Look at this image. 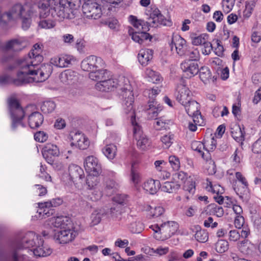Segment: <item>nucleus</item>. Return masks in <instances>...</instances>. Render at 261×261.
<instances>
[{
    "label": "nucleus",
    "mask_w": 261,
    "mask_h": 261,
    "mask_svg": "<svg viewBox=\"0 0 261 261\" xmlns=\"http://www.w3.org/2000/svg\"><path fill=\"white\" fill-rule=\"evenodd\" d=\"M69 138L71 141L70 146H75L80 149H86L90 145L88 138L79 131L71 132Z\"/></svg>",
    "instance_id": "obj_11"
},
{
    "label": "nucleus",
    "mask_w": 261,
    "mask_h": 261,
    "mask_svg": "<svg viewBox=\"0 0 261 261\" xmlns=\"http://www.w3.org/2000/svg\"><path fill=\"white\" fill-rule=\"evenodd\" d=\"M208 39L205 43H204L201 46L202 48L201 49L202 54L204 55H210L212 50L213 49V47L212 43L209 41Z\"/></svg>",
    "instance_id": "obj_59"
},
{
    "label": "nucleus",
    "mask_w": 261,
    "mask_h": 261,
    "mask_svg": "<svg viewBox=\"0 0 261 261\" xmlns=\"http://www.w3.org/2000/svg\"><path fill=\"white\" fill-rule=\"evenodd\" d=\"M61 81L65 84H70L76 80V72L70 70H66L60 74Z\"/></svg>",
    "instance_id": "obj_33"
},
{
    "label": "nucleus",
    "mask_w": 261,
    "mask_h": 261,
    "mask_svg": "<svg viewBox=\"0 0 261 261\" xmlns=\"http://www.w3.org/2000/svg\"><path fill=\"white\" fill-rule=\"evenodd\" d=\"M118 197L115 198V200L118 202L117 204L115 205L113 207L111 208L106 210V217L108 218H112L113 219H117L119 218V216L121 213V206L125 202L124 200H117Z\"/></svg>",
    "instance_id": "obj_26"
},
{
    "label": "nucleus",
    "mask_w": 261,
    "mask_h": 261,
    "mask_svg": "<svg viewBox=\"0 0 261 261\" xmlns=\"http://www.w3.org/2000/svg\"><path fill=\"white\" fill-rule=\"evenodd\" d=\"M68 173L71 180L73 182L82 180L84 177L83 170L78 165L71 164L68 167Z\"/></svg>",
    "instance_id": "obj_24"
},
{
    "label": "nucleus",
    "mask_w": 261,
    "mask_h": 261,
    "mask_svg": "<svg viewBox=\"0 0 261 261\" xmlns=\"http://www.w3.org/2000/svg\"><path fill=\"white\" fill-rule=\"evenodd\" d=\"M38 7L40 9L41 17H45L49 15L51 8L47 0L40 1L38 3Z\"/></svg>",
    "instance_id": "obj_40"
},
{
    "label": "nucleus",
    "mask_w": 261,
    "mask_h": 261,
    "mask_svg": "<svg viewBox=\"0 0 261 261\" xmlns=\"http://www.w3.org/2000/svg\"><path fill=\"white\" fill-rule=\"evenodd\" d=\"M51 8V10L54 11L56 13L57 16L60 18H61V16L60 15L59 12L63 11L64 7L66 5L65 0H47Z\"/></svg>",
    "instance_id": "obj_34"
},
{
    "label": "nucleus",
    "mask_w": 261,
    "mask_h": 261,
    "mask_svg": "<svg viewBox=\"0 0 261 261\" xmlns=\"http://www.w3.org/2000/svg\"><path fill=\"white\" fill-rule=\"evenodd\" d=\"M21 42L17 39H14L8 41L5 45V49L7 50H12L14 51H18L22 49Z\"/></svg>",
    "instance_id": "obj_42"
},
{
    "label": "nucleus",
    "mask_w": 261,
    "mask_h": 261,
    "mask_svg": "<svg viewBox=\"0 0 261 261\" xmlns=\"http://www.w3.org/2000/svg\"><path fill=\"white\" fill-rule=\"evenodd\" d=\"M136 166V163L135 162L132 163L130 174V180L135 186L139 184L141 180L140 174L137 170Z\"/></svg>",
    "instance_id": "obj_41"
},
{
    "label": "nucleus",
    "mask_w": 261,
    "mask_h": 261,
    "mask_svg": "<svg viewBox=\"0 0 261 261\" xmlns=\"http://www.w3.org/2000/svg\"><path fill=\"white\" fill-rule=\"evenodd\" d=\"M254 7V3L253 1L246 2L245 9L243 11V15L245 17L248 18L250 16Z\"/></svg>",
    "instance_id": "obj_57"
},
{
    "label": "nucleus",
    "mask_w": 261,
    "mask_h": 261,
    "mask_svg": "<svg viewBox=\"0 0 261 261\" xmlns=\"http://www.w3.org/2000/svg\"><path fill=\"white\" fill-rule=\"evenodd\" d=\"M183 106L189 116L193 118V121L195 122H200L199 119H202V116L199 103L196 101L191 99L188 101V103Z\"/></svg>",
    "instance_id": "obj_19"
},
{
    "label": "nucleus",
    "mask_w": 261,
    "mask_h": 261,
    "mask_svg": "<svg viewBox=\"0 0 261 261\" xmlns=\"http://www.w3.org/2000/svg\"><path fill=\"white\" fill-rule=\"evenodd\" d=\"M41 53V46L36 43L27 57L18 60L22 70L20 73H29L33 76L35 82L45 81L53 71V67L50 64H40L43 60Z\"/></svg>",
    "instance_id": "obj_1"
},
{
    "label": "nucleus",
    "mask_w": 261,
    "mask_h": 261,
    "mask_svg": "<svg viewBox=\"0 0 261 261\" xmlns=\"http://www.w3.org/2000/svg\"><path fill=\"white\" fill-rule=\"evenodd\" d=\"M161 190L165 192H175L180 188V185L175 182L166 181L160 186Z\"/></svg>",
    "instance_id": "obj_38"
},
{
    "label": "nucleus",
    "mask_w": 261,
    "mask_h": 261,
    "mask_svg": "<svg viewBox=\"0 0 261 261\" xmlns=\"http://www.w3.org/2000/svg\"><path fill=\"white\" fill-rule=\"evenodd\" d=\"M206 189L208 191H211L213 193H216L217 195L222 194L223 192V189L220 185H213L212 182L207 180V186Z\"/></svg>",
    "instance_id": "obj_52"
},
{
    "label": "nucleus",
    "mask_w": 261,
    "mask_h": 261,
    "mask_svg": "<svg viewBox=\"0 0 261 261\" xmlns=\"http://www.w3.org/2000/svg\"><path fill=\"white\" fill-rule=\"evenodd\" d=\"M70 223V220L66 217H57L54 218L52 223L56 229H51L49 232L43 231L42 234L44 237L53 236L55 241L58 243L66 244L75 237L76 233L68 227Z\"/></svg>",
    "instance_id": "obj_2"
},
{
    "label": "nucleus",
    "mask_w": 261,
    "mask_h": 261,
    "mask_svg": "<svg viewBox=\"0 0 261 261\" xmlns=\"http://www.w3.org/2000/svg\"><path fill=\"white\" fill-rule=\"evenodd\" d=\"M121 81H123L122 83L124 84L123 86L121 87V96L123 98L122 107L124 112L127 114H130L131 117L133 118L134 116V110L133 106L134 98L133 88L127 79L122 77L121 78Z\"/></svg>",
    "instance_id": "obj_7"
},
{
    "label": "nucleus",
    "mask_w": 261,
    "mask_h": 261,
    "mask_svg": "<svg viewBox=\"0 0 261 261\" xmlns=\"http://www.w3.org/2000/svg\"><path fill=\"white\" fill-rule=\"evenodd\" d=\"M150 228L156 233L154 236L156 239L164 240L175 234L178 228V224L175 221H168L161 224L152 225Z\"/></svg>",
    "instance_id": "obj_6"
},
{
    "label": "nucleus",
    "mask_w": 261,
    "mask_h": 261,
    "mask_svg": "<svg viewBox=\"0 0 261 261\" xmlns=\"http://www.w3.org/2000/svg\"><path fill=\"white\" fill-rule=\"evenodd\" d=\"M205 153L202 154V158L206 161L211 160V152H213L216 148L217 142L214 137L210 140H204Z\"/></svg>",
    "instance_id": "obj_25"
},
{
    "label": "nucleus",
    "mask_w": 261,
    "mask_h": 261,
    "mask_svg": "<svg viewBox=\"0 0 261 261\" xmlns=\"http://www.w3.org/2000/svg\"><path fill=\"white\" fill-rule=\"evenodd\" d=\"M156 119V121L154 123V127L156 129L160 130L162 128H166V125L168 124L167 120H165L163 117Z\"/></svg>",
    "instance_id": "obj_58"
},
{
    "label": "nucleus",
    "mask_w": 261,
    "mask_h": 261,
    "mask_svg": "<svg viewBox=\"0 0 261 261\" xmlns=\"http://www.w3.org/2000/svg\"><path fill=\"white\" fill-rule=\"evenodd\" d=\"M71 58L68 56H61L51 59L50 63L58 67L64 68L68 67L71 64Z\"/></svg>",
    "instance_id": "obj_28"
},
{
    "label": "nucleus",
    "mask_w": 261,
    "mask_h": 261,
    "mask_svg": "<svg viewBox=\"0 0 261 261\" xmlns=\"http://www.w3.org/2000/svg\"><path fill=\"white\" fill-rule=\"evenodd\" d=\"M128 228L133 233H139L142 231L143 227L141 223L134 222L129 224Z\"/></svg>",
    "instance_id": "obj_55"
},
{
    "label": "nucleus",
    "mask_w": 261,
    "mask_h": 261,
    "mask_svg": "<svg viewBox=\"0 0 261 261\" xmlns=\"http://www.w3.org/2000/svg\"><path fill=\"white\" fill-rule=\"evenodd\" d=\"M101 196L100 193L94 196L93 193L90 195L86 192L82 193L79 198V205L84 210H88L91 208L92 205L90 201H94L98 200Z\"/></svg>",
    "instance_id": "obj_21"
},
{
    "label": "nucleus",
    "mask_w": 261,
    "mask_h": 261,
    "mask_svg": "<svg viewBox=\"0 0 261 261\" xmlns=\"http://www.w3.org/2000/svg\"><path fill=\"white\" fill-rule=\"evenodd\" d=\"M175 96L176 100L182 106L191 99L190 91L186 87L185 80L182 79L180 80L179 83L176 86Z\"/></svg>",
    "instance_id": "obj_14"
},
{
    "label": "nucleus",
    "mask_w": 261,
    "mask_h": 261,
    "mask_svg": "<svg viewBox=\"0 0 261 261\" xmlns=\"http://www.w3.org/2000/svg\"><path fill=\"white\" fill-rule=\"evenodd\" d=\"M191 148L193 150L197 151L202 158V154L205 152L204 142H200L198 141H194L191 143Z\"/></svg>",
    "instance_id": "obj_50"
},
{
    "label": "nucleus",
    "mask_w": 261,
    "mask_h": 261,
    "mask_svg": "<svg viewBox=\"0 0 261 261\" xmlns=\"http://www.w3.org/2000/svg\"><path fill=\"white\" fill-rule=\"evenodd\" d=\"M29 248H32L31 251L37 257L46 256L50 255L52 252L50 248L44 243L41 237L36 234L33 231L27 232L17 243V249Z\"/></svg>",
    "instance_id": "obj_3"
},
{
    "label": "nucleus",
    "mask_w": 261,
    "mask_h": 261,
    "mask_svg": "<svg viewBox=\"0 0 261 261\" xmlns=\"http://www.w3.org/2000/svg\"><path fill=\"white\" fill-rule=\"evenodd\" d=\"M234 3L235 0H223L222 6L224 11L226 13L230 12L232 10Z\"/></svg>",
    "instance_id": "obj_64"
},
{
    "label": "nucleus",
    "mask_w": 261,
    "mask_h": 261,
    "mask_svg": "<svg viewBox=\"0 0 261 261\" xmlns=\"http://www.w3.org/2000/svg\"><path fill=\"white\" fill-rule=\"evenodd\" d=\"M145 74L149 79V81L153 83L158 84L163 81V78L161 76L160 73L153 71L151 69H146L145 71Z\"/></svg>",
    "instance_id": "obj_43"
},
{
    "label": "nucleus",
    "mask_w": 261,
    "mask_h": 261,
    "mask_svg": "<svg viewBox=\"0 0 261 261\" xmlns=\"http://www.w3.org/2000/svg\"><path fill=\"white\" fill-rule=\"evenodd\" d=\"M120 82V81L117 79H105L97 82L95 85V88L100 91L109 92L114 91L119 86H121Z\"/></svg>",
    "instance_id": "obj_16"
},
{
    "label": "nucleus",
    "mask_w": 261,
    "mask_h": 261,
    "mask_svg": "<svg viewBox=\"0 0 261 261\" xmlns=\"http://www.w3.org/2000/svg\"><path fill=\"white\" fill-rule=\"evenodd\" d=\"M84 167L88 174L99 175L102 171L98 160L93 155L86 157L84 160Z\"/></svg>",
    "instance_id": "obj_15"
},
{
    "label": "nucleus",
    "mask_w": 261,
    "mask_h": 261,
    "mask_svg": "<svg viewBox=\"0 0 261 261\" xmlns=\"http://www.w3.org/2000/svg\"><path fill=\"white\" fill-rule=\"evenodd\" d=\"M44 202L39 203V208L37 213L38 214L39 217L46 218L48 217L53 215L54 210L51 206L48 205H44Z\"/></svg>",
    "instance_id": "obj_35"
},
{
    "label": "nucleus",
    "mask_w": 261,
    "mask_h": 261,
    "mask_svg": "<svg viewBox=\"0 0 261 261\" xmlns=\"http://www.w3.org/2000/svg\"><path fill=\"white\" fill-rule=\"evenodd\" d=\"M180 68L183 72L190 77L198 73L199 66L197 62L191 60H186L180 64Z\"/></svg>",
    "instance_id": "obj_22"
},
{
    "label": "nucleus",
    "mask_w": 261,
    "mask_h": 261,
    "mask_svg": "<svg viewBox=\"0 0 261 261\" xmlns=\"http://www.w3.org/2000/svg\"><path fill=\"white\" fill-rule=\"evenodd\" d=\"M117 150V147L115 144H110L102 149V152L108 159L113 160L116 155Z\"/></svg>",
    "instance_id": "obj_39"
},
{
    "label": "nucleus",
    "mask_w": 261,
    "mask_h": 261,
    "mask_svg": "<svg viewBox=\"0 0 261 261\" xmlns=\"http://www.w3.org/2000/svg\"><path fill=\"white\" fill-rule=\"evenodd\" d=\"M228 242L224 240L219 241L216 244V250L218 253H222L228 249Z\"/></svg>",
    "instance_id": "obj_53"
},
{
    "label": "nucleus",
    "mask_w": 261,
    "mask_h": 261,
    "mask_svg": "<svg viewBox=\"0 0 261 261\" xmlns=\"http://www.w3.org/2000/svg\"><path fill=\"white\" fill-rule=\"evenodd\" d=\"M66 5L63 11L59 13L61 18L72 19L74 17L77 9L81 4V0H65Z\"/></svg>",
    "instance_id": "obj_13"
},
{
    "label": "nucleus",
    "mask_w": 261,
    "mask_h": 261,
    "mask_svg": "<svg viewBox=\"0 0 261 261\" xmlns=\"http://www.w3.org/2000/svg\"><path fill=\"white\" fill-rule=\"evenodd\" d=\"M199 77L204 83H206L211 78L212 73L210 68L206 66H202L199 68Z\"/></svg>",
    "instance_id": "obj_45"
},
{
    "label": "nucleus",
    "mask_w": 261,
    "mask_h": 261,
    "mask_svg": "<svg viewBox=\"0 0 261 261\" xmlns=\"http://www.w3.org/2000/svg\"><path fill=\"white\" fill-rule=\"evenodd\" d=\"M163 107L158 104L156 101L148 102L145 112L148 119H156L159 114L162 111Z\"/></svg>",
    "instance_id": "obj_23"
},
{
    "label": "nucleus",
    "mask_w": 261,
    "mask_h": 261,
    "mask_svg": "<svg viewBox=\"0 0 261 261\" xmlns=\"http://www.w3.org/2000/svg\"><path fill=\"white\" fill-rule=\"evenodd\" d=\"M132 122L134 126V136L137 141L138 147L142 150L148 149L151 145V141L143 133L139 125L135 123L133 120Z\"/></svg>",
    "instance_id": "obj_10"
},
{
    "label": "nucleus",
    "mask_w": 261,
    "mask_h": 261,
    "mask_svg": "<svg viewBox=\"0 0 261 261\" xmlns=\"http://www.w3.org/2000/svg\"><path fill=\"white\" fill-rule=\"evenodd\" d=\"M39 25L41 28L49 29L55 26V22L51 19H43L39 22Z\"/></svg>",
    "instance_id": "obj_61"
},
{
    "label": "nucleus",
    "mask_w": 261,
    "mask_h": 261,
    "mask_svg": "<svg viewBox=\"0 0 261 261\" xmlns=\"http://www.w3.org/2000/svg\"><path fill=\"white\" fill-rule=\"evenodd\" d=\"M108 73L109 72L106 69L97 68L90 72L89 77L92 80L99 82L105 79L109 78Z\"/></svg>",
    "instance_id": "obj_31"
},
{
    "label": "nucleus",
    "mask_w": 261,
    "mask_h": 261,
    "mask_svg": "<svg viewBox=\"0 0 261 261\" xmlns=\"http://www.w3.org/2000/svg\"><path fill=\"white\" fill-rule=\"evenodd\" d=\"M153 50L149 49H142L138 54V60L143 66H146L152 58Z\"/></svg>",
    "instance_id": "obj_32"
},
{
    "label": "nucleus",
    "mask_w": 261,
    "mask_h": 261,
    "mask_svg": "<svg viewBox=\"0 0 261 261\" xmlns=\"http://www.w3.org/2000/svg\"><path fill=\"white\" fill-rule=\"evenodd\" d=\"M169 45L171 50L173 51L174 48L177 54L180 56H183L186 54L188 48L186 41L179 35H173Z\"/></svg>",
    "instance_id": "obj_18"
},
{
    "label": "nucleus",
    "mask_w": 261,
    "mask_h": 261,
    "mask_svg": "<svg viewBox=\"0 0 261 261\" xmlns=\"http://www.w3.org/2000/svg\"><path fill=\"white\" fill-rule=\"evenodd\" d=\"M184 190L185 192H188L191 194H194L195 192V182L193 181H188L185 184Z\"/></svg>",
    "instance_id": "obj_62"
},
{
    "label": "nucleus",
    "mask_w": 261,
    "mask_h": 261,
    "mask_svg": "<svg viewBox=\"0 0 261 261\" xmlns=\"http://www.w3.org/2000/svg\"><path fill=\"white\" fill-rule=\"evenodd\" d=\"M190 37L192 44L196 46L202 45L209 39L208 35L205 33L199 35L195 33H192Z\"/></svg>",
    "instance_id": "obj_36"
},
{
    "label": "nucleus",
    "mask_w": 261,
    "mask_h": 261,
    "mask_svg": "<svg viewBox=\"0 0 261 261\" xmlns=\"http://www.w3.org/2000/svg\"><path fill=\"white\" fill-rule=\"evenodd\" d=\"M208 209L211 214L218 217H222L224 215V210L222 207L215 203L210 204Z\"/></svg>",
    "instance_id": "obj_49"
},
{
    "label": "nucleus",
    "mask_w": 261,
    "mask_h": 261,
    "mask_svg": "<svg viewBox=\"0 0 261 261\" xmlns=\"http://www.w3.org/2000/svg\"><path fill=\"white\" fill-rule=\"evenodd\" d=\"M34 139L36 141L43 143L48 139V135L43 131H39L34 135Z\"/></svg>",
    "instance_id": "obj_63"
},
{
    "label": "nucleus",
    "mask_w": 261,
    "mask_h": 261,
    "mask_svg": "<svg viewBox=\"0 0 261 261\" xmlns=\"http://www.w3.org/2000/svg\"><path fill=\"white\" fill-rule=\"evenodd\" d=\"M106 210L105 208H101L95 210L91 215L92 226L96 225L99 224L102 218L106 217Z\"/></svg>",
    "instance_id": "obj_37"
},
{
    "label": "nucleus",
    "mask_w": 261,
    "mask_h": 261,
    "mask_svg": "<svg viewBox=\"0 0 261 261\" xmlns=\"http://www.w3.org/2000/svg\"><path fill=\"white\" fill-rule=\"evenodd\" d=\"M160 182L158 180L150 179L144 182L143 188L150 194H155L160 188Z\"/></svg>",
    "instance_id": "obj_29"
},
{
    "label": "nucleus",
    "mask_w": 261,
    "mask_h": 261,
    "mask_svg": "<svg viewBox=\"0 0 261 261\" xmlns=\"http://www.w3.org/2000/svg\"><path fill=\"white\" fill-rule=\"evenodd\" d=\"M146 211L149 212V215L152 218L161 216L165 212V209L161 206H156L152 207L150 205H147Z\"/></svg>",
    "instance_id": "obj_44"
},
{
    "label": "nucleus",
    "mask_w": 261,
    "mask_h": 261,
    "mask_svg": "<svg viewBox=\"0 0 261 261\" xmlns=\"http://www.w3.org/2000/svg\"><path fill=\"white\" fill-rule=\"evenodd\" d=\"M8 108L11 119V128L12 131L17 132L20 128H24L25 124L22 122L25 112L20 106L14 94L11 95L7 99Z\"/></svg>",
    "instance_id": "obj_4"
},
{
    "label": "nucleus",
    "mask_w": 261,
    "mask_h": 261,
    "mask_svg": "<svg viewBox=\"0 0 261 261\" xmlns=\"http://www.w3.org/2000/svg\"><path fill=\"white\" fill-rule=\"evenodd\" d=\"M100 0H84L82 10L85 17L97 19L102 15L100 6L98 4Z\"/></svg>",
    "instance_id": "obj_9"
},
{
    "label": "nucleus",
    "mask_w": 261,
    "mask_h": 261,
    "mask_svg": "<svg viewBox=\"0 0 261 261\" xmlns=\"http://www.w3.org/2000/svg\"><path fill=\"white\" fill-rule=\"evenodd\" d=\"M173 135L172 134L165 135L161 138V141L165 148H168L172 144Z\"/></svg>",
    "instance_id": "obj_54"
},
{
    "label": "nucleus",
    "mask_w": 261,
    "mask_h": 261,
    "mask_svg": "<svg viewBox=\"0 0 261 261\" xmlns=\"http://www.w3.org/2000/svg\"><path fill=\"white\" fill-rule=\"evenodd\" d=\"M231 133V136L237 142H242L244 140L245 132L244 128L242 129L238 126L236 129H233Z\"/></svg>",
    "instance_id": "obj_46"
},
{
    "label": "nucleus",
    "mask_w": 261,
    "mask_h": 261,
    "mask_svg": "<svg viewBox=\"0 0 261 261\" xmlns=\"http://www.w3.org/2000/svg\"><path fill=\"white\" fill-rule=\"evenodd\" d=\"M14 68H17L18 71L17 73V77L13 79L10 75L8 74H4L0 75V85H5L10 83H13L16 86H21L24 84L35 82L33 76L29 74V73L24 72L20 73L22 69L19 65V62L17 61L14 63V65L8 66L6 69L7 71L9 72Z\"/></svg>",
    "instance_id": "obj_5"
},
{
    "label": "nucleus",
    "mask_w": 261,
    "mask_h": 261,
    "mask_svg": "<svg viewBox=\"0 0 261 261\" xmlns=\"http://www.w3.org/2000/svg\"><path fill=\"white\" fill-rule=\"evenodd\" d=\"M191 230L193 232H195V238L197 241L200 243H205L208 240L207 232L204 229H202L199 225L193 226L191 228Z\"/></svg>",
    "instance_id": "obj_30"
},
{
    "label": "nucleus",
    "mask_w": 261,
    "mask_h": 261,
    "mask_svg": "<svg viewBox=\"0 0 261 261\" xmlns=\"http://www.w3.org/2000/svg\"><path fill=\"white\" fill-rule=\"evenodd\" d=\"M43 120V115L38 112H33L28 117L29 125L31 128L39 127L42 124Z\"/></svg>",
    "instance_id": "obj_27"
},
{
    "label": "nucleus",
    "mask_w": 261,
    "mask_h": 261,
    "mask_svg": "<svg viewBox=\"0 0 261 261\" xmlns=\"http://www.w3.org/2000/svg\"><path fill=\"white\" fill-rule=\"evenodd\" d=\"M140 22L141 23L142 32H145L149 30L150 27L155 28L159 25L170 26L171 24V21L165 18L157 8L151 11L148 18V21H145L144 20L140 19Z\"/></svg>",
    "instance_id": "obj_8"
},
{
    "label": "nucleus",
    "mask_w": 261,
    "mask_h": 261,
    "mask_svg": "<svg viewBox=\"0 0 261 261\" xmlns=\"http://www.w3.org/2000/svg\"><path fill=\"white\" fill-rule=\"evenodd\" d=\"M236 177L243 185L244 192H247L249 185L246 178L239 172H236Z\"/></svg>",
    "instance_id": "obj_60"
},
{
    "label": "nucleus",
    "mask_w": 261,
    "mask_h": 261,
    "mask_svg": "<svg viewBox=\"0 0 261 261\" xmlns=\"http://www.w3.org/2000/svg\"><path fill=\"white\" fill-rule=\"evenodd\" d=\"M42 153L46 161L49 164H53L55 159L60 154V150L56 145L46 144L42 150Z\"/></svg>",
    "instance_id": "obj_17"
},
{
    "label": "nucleus",
    "mask_w": 261,
    "mask_h": 261,
    "mask_svg": "<svg viewBox=\"0 0 261 261\" xmlns=\"http://www.w3.org/2000/svg\"><path fill=\"white\" fill-rule=\"evenodd\" d=\"M169 164L173 170L177 171L180 168V162L179 159L175 155L169 157Z\"/></svg>",
    "instance_id": "obj_56"
},
{
    "label": "nucleus",
    "mask_w": 261,
    "mask_h": 261,
    "mask_svg": "<svg viewBox=\"0 0 261 261\" xmlns=\"http://www.w3.org/2000/svg\"><path fill=\"white\" fill-rule=\"evenodd\" d=\"M99 175H95L94 174H89L87 177L86 184L89 189H92L99 182V179L98 177Z\"/></svg>",
    "instance_id": "obj_47"
},
{
    "label": "nucleus",
    "mask_w": 261,
    "mask_h": 261,
    "mask_svg": "<svg viewBox=\"0 0 261 261\" xmlns=\"http://www.w3.org/2000/svg\"><path fill=\"white\" fill-rule=\"evenodd\" d=\"M56 107L55 103L53 101H44L41 107V110L44 113H50L53 112Z\"/></svg>",
    "instance_id": "obj_51"
},
{
    "label": "nucleus",
    "mask_w": 261,
    "mask_h": 261,
    "mask_svg": "<svg viewBox=\"0 0 261 261\" xmlns=\"http://www.w3.org/2000/svg\"><path fill=\"white\" fill-rule=\"evenodd\" d=\"M103 65V60L101 58L91 55L84 59L81 66L83 70L91 72L93 70L102 67Z\"/></svg>",
    "instance_id": "obj_12"
},
{
    "label": "nucleus",
    "mask_w": 261,
    "mask_h": 261,
    "mask_svg": "<svg viewBox=\"0 0 261 261\" xmlns=\"http://www.w3.org/2000/svg\"><path fill=\"white\" fill-rule=\"evenodd\" d=\"M128 32L132 40L140 45L144 46L147 45L152 38L149 33L145 32L135 31L132 28L129 29Z\"/></svg>",
    "instance_id": "obj_20"
},
{
    "label": "nucleus",
    "mask_w": 261,
    "mask_h": 261,
    "mask_svg": "<svg viewBox=\"0 0 261 261\" xmlns=\"http://www.w3.org/2000/svg\"><path fill=\"white\" fill-rule=\"evenodd\" d=\"M184 56L188 57L190 59L189 60L197 61L199 60L200 56L198 49L193 47L190 49L187 48L186 54Z\"/></svg>",
    "instance_id": "obj_48"
}]
</instances>
